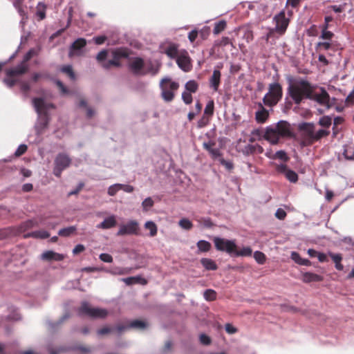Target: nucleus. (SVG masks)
Masks as SVG:
<instances>
[{
	"label": "nucleus",
	"mask_w": 354,
	"mask_h": 354,
	"mask_svg": "<svg viewBox=\"0 0 354 354\" xmlns=\"http://www.w3.org/2000/svg\"><path fill=\"white\" fill-rule=\"evenodd\" d=\"M286 215V212L281 208H279L275 213V216L280 220H283Z\"/></svg>",
	"instance_id": "774afa93"
},
{
	"label": "nucleus",
	"mask_w": 354,
	"mask_h": 354,
	"mask_svg": "<svg viewBox=\"0 0 354 354\" xmlns=\"http://www.w3.org/2000/svg\"><path fill=\"white\" fill-rule=\"evenodd\" d=\"M33 104L38 114L44 113V111L48 113V109L55 108V105L53 104H46L44 99L40 97L34 98Z\"/></svg>",
	"instance_id": "2eb2a0df"
},
{
	"label": "nucleus",
	"mask_w": 354,
	"mask_h": 354,
	"mask_svg": "<svg viewBox=\"0 0 354 354\" xmlns=\"http://www.w3.org/2000/svg\"><path fill=\"white\" fill-rule=\"evenodd\" d=\"M274 158H278L284 162H287L289 160L286 153L282 150L277 151L274 156Z\"/></svg>",
	"instance_id": "864d4df0"
},
{
	"label": "nucleus",
	"mask_w": 354,
	"mask_h": 354,
	"mask_svg": "<svg viewBox=\"0 0 354 354\" xmlns=\"http://www.w3.org/2000/svg\"><path fill=\"white\" fill-rule=\"evenodd\" d=\"M62 72L66 73L71 80H74L75 79V75L71 65L64 66L62 69Z\"/></svg>",
	"instance_id": "49530a36"
},
{
	"label": "nucleus",
	"mask_w": 354,
	"mask_h": 354,
	"mask_svg": "<svg viewBox=\"0 0 354 354\" xmlns=\"http://www.w3.org/2000/svg\"><path fill=\"white\" fill-rule=\"evenodd\" d=\"M76 230L77 227L75 226H70L59 230L58 232V234L60 236L68 237L75 234Z\"/></svg>",
	"instance_id": "473e14b6"
},
{
	"label": "nucleus",
	"mask_w": 354,
	"mask_h": 354,
	"mask_svg": "<svg viewBox=\"0 0 354 354\" xmlns=\"http://www.w3.org/2000/svg\"><path fill=\"white\" fill-rule=\"evenodd\" d=\"M330 134V131L326 129H319L315 131L314 142H317L322 138L328 136Z\"/></svg>",
	"instance_id": "58836bf2"
},
{
	"label": "nucleus",
	"mask_w": 354,
	"mask_h": 354,
	"mask_svg": "<svg viewBox=\"0 0 354 354\" xmlns=\"http://www.w3.org/2000/svg\"><path fill=\"white\" fill-rule=\"evenodd\" d=\"M230 44H232L230 39L227 37H222V39L221 40L216 41L215 46H225Z\"/></svg>",
	"instance_id": "6e6d98bb"
},
{
	"label": "nucleus",
	"mask_w": 354,
	"mask_h": 354,
	"mask_svg": "<svg viewBox=\"0 0 354 354\" xmlns=\"http://www.w3.org/2000/svg\"><path fill=\"white\" fill-rule=\"evenodd\" d=\"M37 54V52L35 49H30L28 50V52L24 55L23 61L21 63L24 64L25 65H28L27 63L28 62Z\"/></svg>",
	"instance_id": "3c124183"
},
{
	"label": "nucleus",
	"mask_w": 354,
	"mask_h": 354,
	"mask_svg": "<svg viewBox=\"0 0 354 354\" xmlns=\"http://www.w3.org/2000/svg\"><path fill=\"white\" fill-rule=\"evenodd\" d=\"M200 223H201L204 227L210 228L213 226V223L209 218H203L199 220Z\"/></svg>",
	"instance_id": "0e129e2a"
},
{
	"label": "nucleus",
	"mask_w": 354,
	"mask_h": 354,
	"mask_svg": "<svg viewBox=\"0 0 354 354\" xmlns=\"http://www.w3.org/2000/svg\"><path fill=\"white\" fill-rule=\"evenodd\" d=\"M108 52L106 50H101L96 57L97 60L99 62L104 61L107 57Z\"/></svg>",
	"instance_id": "69168bd1"
},
{
	"label": "nucleus",
	"mask_w": 354,
	"mask_h": 354,
	"mask_svg": "<svg viewBox=\"0 0 354 354\" xmlns=\"http://www.w3.org/2000/svg\"><path fill=\"white\" fill-rule=\"evenodd\" d=\"M273 20L276 24V26L274 28L270 29L268 32L266 37L267 41H268L271 37H274L275 32L278 33L279 35H283L286 32L290 22L289 19L286 17V12L283 10L275 15Z\"/></svg>",
	"instance_id": "20e7f679"
},
{
	"label": "nucleus",
	"mask_w": 354,
	"mask_h": 354,
	"mask_svg": "<svg viewBox=\"0 0 354 354\" xmlns=\"http://www.w3.org/2000/svg\"><path fill=\"white\" fill-rule=\"evenodd\" d=\"M315 87L313 86L312 89V97L309 98V100H315L321 105L329 107L330 96L327 91L324 88H321V93H315Z\"/></svg>",
	"instance_id": "f8f14e48"
},
{
	"label": "nucleus",
	"mask_w": 354,
	"mask_h": 354,
	"mask_svg": "<svg viewBox=\"0 0 354 354\" xmlns=\"http://www.w3.org/2000/svg\"><path fill=\"white\" fill-rule=\"evenodd\" d=\"M186 91L196 93L198 89V84L195 80H189L185 84Z\"/></svg>",
	"instance_id": "e433bc0d"
},
{
	"label": "nucleus",
	"mask_w": 354,
	"mask_h": 354,
	"mask_svg": "<svg viewBox=\"0 0 354 354\" xmlns=\"http://www.w3.org/2000/svg\"><path fill=\"white\" fill-rule=\"evenodd\" d=\"M112 59L107 62L102 64L105 68H109L111 66L120 67L121 66L120 59L127 58L129 55V51L125 48H118L111 52Z\"/></svg>",
	"instance_id": "0eeeda50"
},
{
	"label": "nucleus",
	"mask_w": 354,
	"mask_h": 354,
	"mask_svg": "<svg viewBox=\"0 0 354 354\" xmlns=\"http://www.w3.org/2000/svg\"><path fill=\"white\" fill-rule=\"evenodd\" d=\"M71 163V159L64 153H59L55 157L54 161L53 174L59 178L62 171L66 169Z\"/></svg>",
	"instance_id": "9d476101"
},
{
	"label": "nucleus",
	"mask_w": 354,
	"mask_h": 354,
	"mask_svg": "<svg viewBox=\"0 0 354 354\" xmlns=\"http://www.w3.org/2000/svg\"><path fill=\"white\" fill-rule=\"evenodd\" d=\"M164 53L171 59H176L179 56L178 46L174 44H171L166 47Z\"/></svg>",
	"instance_id": "393cba45"
},
{
	"label": "nucleus",
	"mask_w": 354,
	"mask_h": 354,
	"mask_svg": "<svg viewBox=\"0 0 354 354\" xmlns=\"http://www.w3.org/2000/svg\"><path fill=\"white\" fill-rule=\"evenodd\" d=\"M227 27V23L225 20H221L218 22L215 23L213 33L214 35H218L223 32Z\"/></svg>",
	"instance_id": "72a5a7b5"
},
{
	"label": "nucleus",
	"mask_w": 354,
	"mask_h": 354,
	"mask_svg": "<svg viewBox=\"0 0 354 354\" xmlns=\"http://www.w3.org/2000/svg\"><path fill=\"white\" fill-rule=\"evenodd\" d=\"M64 257L63 254L55 252L51 250L46 251L41 254V259L43 260H46V261L54 260V261H62L64 259Z\"/></svg>",
	"instance_id": "412c9836"
},
{
	"label": "nucleus",
	"mask_w": 354,
	"mask_h": 354,
	"mask_svg": "<svg viewBox=\"0 0 354 354\" xmlns=\"http://www.w3.org/2000/svg\"><path fill=\"white\" fill-rule=\"evenodd\" d=\"M79 314L91 318H104L107 316L108 311L106 309L92 308L87 302H83L79 308Z\"/></svg>",
	"instance_id": "6e6552de"
},
{
	"label": "nucleus",
	"mask_w": 354,
	"mask_h": 354,
	"mask_svg": "<svg viewBox=\"0 0 354 354\" xmlns=\"http://www.w3.org/2000/svg\"><path fill=\"white\" fill-rule=\"evenodd\" d=\"M313 87V86L306 80H295L289 83L287 93L295 104H299L303 100L312 97Z\"/></svg>",
	"instance_id": "f257e3e1"
},
{
	"label": "nucleus",
	"mask_w": 354,
	"mask_h": 354,
	"mask_svg": "<svg viewBox=\"0 0 354 354\" xmlns=\"http://www.w3.org/2000/svg\"><path fill=\"white\" fill-rule=\"evenodd\" d=\"M275 170L277 173L285 174L286 171L288 169V167L285 164H275Z\"/></svg>",
	"instance_id": "13d9d810"
},
{
	"label": "nucleus",
	"mask_w": 354,
	"mask_h": 354,
	"mask_svg": "<svg viewBox=\"0 0 354 354\" xmlns=\"http://www.w3.org/2000/svg\"><path fill=\"white\" fill-rule=\"evenodd\" d=\"M50 236V234L46 230H38L32 232L26 235L25 237H33L36 239H47Z\"/></svg>",
	"instance_id": "c756f323"
},
{
	"label": "nucleus",
	"mask_w": 354,
	"mask_h": 354,
	"mask_svg": "<svg viewBox=\"0 0 354 354\" xmlns=\"http://www.w3.org/2000/svg\"><path fill=\"white\" fill-rule=\"evenodd\" d=\"M144 227L145 230L149 231V236L153 237L157 235L158 233V227L157 225L151 221H147Z\"/></svg>",
	"instance_id": "bb28decb"
},
{
	"label": "nucleus",
	"mask_w": 354,
	"mask_h": 354,
	"mask_svg": "<svg viewBox=\"0 0 354 354\" xmlns=\"http://www.w3.org/2000/svg\"><path fill=\"white\" fill-rule=\"evenodd\" d=\"M27 149L28 147L26 145H20L15 153V156H21V155L26 153Z\"/></svg>",
	"instance_id": "680f3d73"
},
{
	"label": "nucleus",
	"mask_w": 354,
	"mask_h": 354,
	"mask_svg": "<svg viewBox=\"0 0 354 354\" xmlns=\"http://www.w3.org/2000/svg\"><path fill=\"white\" fill-rule=\"evenodd\" d=\"M254 258L256 261L259 264H263L266 262V255L260 251H256L254 253Z\"/></svg>",
	"instance_id": "8fccbe9b"
},
{
	"label": "nucleus",
	"mask_w": 354,
	"mask_h": 354,
	"mask_svg": "<svg viewBox=\"0 0 354 354\" xmlns=\"http://www.w3.org/2000/svg\"><path fill=\"white\" fill-rule=\"evenodd\" d=\"M198 250L201 252H209L211 249V243L207 241L201 240L197 243Z\"/></svg>",
	"instance_id": "f704fd0d"
},
{
	"label": "nucleus",
	"mask_w": 354,
	"mask_h": 354,
	"mask_svg": "<svg viewBox=\"0 0 354 354\" xmlns=\"http://www.w3.org/2000/svg\"><path fill=\"white\" fill-rule=\"evenodd\" d=\"M28 71V65L21 63L15 68H8L6 70V74L9 77H13L26 73Z\"/></svg>",
	"instance_id": "dca6fc26"
},
{
	"label": "nucleus",
	"mask_w": 354,
	"mask_h": 354,
	"mask_svg": "<svg viewBox=\"0 0 354 354\" xmlns=\"http://www.w3.org/2000/svg\"><path fill=\"white\" fill-rule=\"evenodd\" d=\"M100 259L106 263H111L113 262V257L111 254L107 253H102L100 255Z\"/></svg>",
	"instance_id": "e2e57ef3"
},
{
	"label": "nucleus",
	"mask_w": 354,
	"mask_h": 354,
	"mask_svg": "<svg viewBox=\"0 0 354 354\" xmlns=\"http://www.w3.org/2000/svg\"><path fill=\"white\" fill-rule=\"evenodd\" d=\"M219 162L229 171L232 170L234 168V164L231 161L226 160L224 158H219Z\"/></svg>",
	"instance_id": "bf43d9fd"
},
{
	"label": "nucleus",
	"mask_w": 354,
	"mask_h": 354,
	"mask_svg": "<svg viewBox=\"0 0 354 354\" xmlns=\"http://www.w3.org/2000/svg\"><path fill=\"white\" fill-rule=\"evenodd\" d=\"M328 255L335 263V268L339 271L343 270L344 266L341 263L342 260V255L341 254H334L333 252H329Z\"/></svg>",
	"instance_id": "a878e982"
},
{
	"label": "nucleus",
	"mask_w": 354,
	"mask_h": 354,
	"mask_svg": "<svg viewBox=\"0 0 354 354\" xmlns=\"http://www.w3.org/2000/svg\"><path fill=\"white\" fill-rule=\"evenodd\" d=\"M221 73L220 71L215 69L209 79L210 87L212 88L214 91H217L218 90V87L221 83Z\"/></svg>",
	"instance_id": "aec40b11"
},
{
	"label": "nucleus",
	"mask_w": 354,
	"mask_h": 354,
	"mask_svg": "<svg viewBox=\"0 0 354 354\" xmlns=\"http://www.w3.org/2000/svg\"><path fill=\"white\" fill-rule=\"evenodd\" d=\"M328 26H322V35L320 36V38L322 39H331L332 37L334 36V34L328 30Z\"/></svg>",
	"instance_id": "ea45409f"
},
{
	"label": "nucleus",
	"mask_w": 354,
	"mask_h": 354,
	"mask_svg": "<svg viewBox=\"0 0 354 354\" xmlns=\"http://www.w3.org/2000/svg\"><path fill=\"white\" fill-rule=\"evenodd\" d=\"M318 123L323 127L328 128L331 125L332 119L329 116L324 115L319 119Z\"/></svg>",
	"instance_id": "09e8293b"
},
{
	"label": "nucleus",
	"mask_w": 354,
	"mask_h": 354,
	"mask_svg": "<svg viewBox=\"0 0 354 354\" xmlns=\"http://www.w3.org/2000/svg\"><path fill=\"white\" fill-rule=\"evenodd\" d=\"M127 235H140V224L136 220H130L120 225L117 236Z\"/></svg>",
	"instance_id": "1a4fd4ad"
},
{
	"label": "nucleus",
	"mask_w": 354,
	"mask_h": 354,
	"mask_svg": "<svg viewBox=\"0 0 354 354\" xmlns=\"http://www.w3.org/2000/svg\"><path fill=\"white\" fill-rule=\"evenodd\" d=\"M216 145V142L212 140H209L207 142H204L203 147L204 149L207 151L213 160H216L218 158H221L222 155L219 149L214 148Z\"/></svg>",
	"instance_id": "f3484780"
},
{
	"label": "nucleus",
	"mask_w": 354,
	"mask_h": 354,
	"mask_svg": "<svg viewBox=\"0 0 354 354\" xmlns=\"http://www.w3.org/2000/svg\"><path fill=\"white\" fill-rule=\"evenodd\" d=\"M154 205V202L151 197L145 198L142 203L143 212H148Z\"/></svg>",
	"instance_id": "a19ab883"
},
{
	"label": "nucleus",
	"mask_w": 354,
	"mask_h": 354,
	"mask_svg": "<svg viewBox=\"0 0 354 354\" xmlns=\"http://www.w3.org/2000/svg\"><path fill=\"white\" fill-rule=\"evenodd\" d=\"M302 131V142L304 145H310L314 143L315 127L313 123H303L299 126Z\"/></svg>",
	"instance_id": "9b49d317"
},
{
	"label": "nucleus",
	"mask_w": 354,
	"mask_h": 354,
	"mask_svg": "<svg viewBox=\"0 0 354 354\" xmlns=\"http://www.w3.org/2000/svg\"><path fill=\"white\" fill-rule=\"evenodd\" d=\"M147 326V322L142 321V320H138V319L133 320V321L131 322L130 324H129V328H138V329H144Z\"/></svg>",
	"instance_id": "4c0bfd02"
},
{
	"label": "nucleus",
	"mask_w": 354,
	"mask_h": 354,
	"mask_svg": "<svg viewBox=\"0 0 354 354\" xmlns=\"http://www.w3.org/2000/svg\"><path fill=\"white\" fill-rule=\"evenodd\" d=\"M46 6L43 3H39L36 8V15L39 20H43L46 17Z\"/></svg>",
	"instance_id": "2f4dec72"
},
{
	"label": "nucleus",
	"mask_w": 354,
	"mask_h": 354,
	"mask_svg": "<svg viewBox=\"0 0 354 354\" xmlns=\"http://www.w3.org/2000/svg\"><path fill=\"white\" fill-rule=\"evenodd\" d=\"M200 342L203 345H209L212 342L211 338L205 334H201L199 337Z\"/></svg>",
	"instance_id": "052dcab7"
},
{
	"label": "nucleus",
	"mask_w": 354,
	"mask_h": 354,
	"mask_svg": "<svg viewBox=\"0 0 354 354\" xmlns=\"http://www.w3.org/2000/svg\"><path fill=\"white\" fill-rule=\"evenodd\" d=\"M176 63L178 67L185 72H188L192 68L190 58L187 52H184L178 56Z\"/></svg>",
	"instance_id": "4468645a"
},
{
	"label": "nucleus",
	"mask_w": 354,
	"mask_h": 354,
	"mask_svg": "<svg viewBox=\"0 0 354 354\" xmlns=\"http://www.w3.org/2000/svg\"><path fill=\"white\" fill-rule=\"evenodd\" d=\"M201 263L203 265V266L207 270H216L218 268V266L215 261H214L211 259L203 258L201 260Z\"/></svg>",
	"instance_id": "cd10ccee"
},
{
	"label": "nucleus",
	"mask_w": 354,
	"mask_h": 354,
	"mask_svg": "<svg viewBox=\"0 0 354 354\" xmlns=\"http://www.w3.org/2000/svg\"><path fill=\"white\" fill-rule=\"evenodd\" d=\"M261 109L256 112L255 113V119L256 121L259 124H263L266 122L267 119L269 117L268 111L262 106L261 104H259Z\"/></svg>",
	"instance_id": "5701e85b"
},
{
	"label": "nucleus",
	"mask_w": 354,
	"mask_h": 354,
	"mask_svg": "<svg viewBox=\"0 0 354 354\" xmlns=\"http://www.w3.org/2000/svg\"><path fill=\"white\" fill-rule=\"evenodd\" d=\"M191 93L187 91H184L182 93V99L186 104H190L192 102L193 98Z\"/></svg>",
	"instance_id": "5fc2aeb1"
},
{
	"label": "nucleus",
	"mask_w": 354,
	"mask_h": 354,
	"mask_svg": "<svg viewBox=\"0 0 354 354\" xmlns=\"http://www.w3.org/2000/svg\"><path fill=\"white\" fill-rule=\"evenodd\" d=\"M291 258L295 263L299 265L310 266L311 264L310 261L308 259L301 258L299 254L296 252H292Z\"/></svg>",
	"instance_id": "c85d7f7f"
},
{
	"label": "nucleus",
	"mask_w": 354,
	"mask_h": 354,
	"mask_svg": "<svg viewBox=\"0 0 354 354\" xmlns=\"http://www.w3.org/2000/svg\"><path fill=\"white\" fill-rule=\"evenodd\" d=\"M161 97L167 102H171L175 97V92L179 88V84L173 82L169 77L162 78L160 82Z\"/></svg>",
	"instance_id": "39448f33"
},
{
	"label": "nucleus",
	"mask_w": 354,
	"mask_h": 354,
	"mask_svg": "<svg viewBox=\"0 0 354 354\" xmlns=\"http://www.w3.org/2000/svg\"><path fill=\"white\" fill-rule=\"evenodd\" d=\"M213 241L217 250L225 252L231 257H250L252 254V250L250 247L247 246L239 249L234 240L214 237Z\"/></svg>",
	"instance_id": "f03ea898"
},
{
	"label": "nucleus",
	"mask_w": 354,
	"mask_h": 354,
	"mask_svg": "<svg viewBox=\"0 0 354 354\" xmlns=\"http://www.w3.org/2000/svg\"><path fill=\"white\" fill-rule=\"evenodd\" d=\"M203 296L207 301H212L216 299V292L212 289H207L204 292Z\"/></svg>",
	"instance_id": "79ce46f5"
},
{
	"label": "nucleus",
	"mask_w": 354,
	"mask_h": 354,
	"mask_svg": "<svg viewBox=\"0 0 354 354\" xmlns=\"http://www.w3.org/2000/svg\"><path fill=\"white\" fill-rule=\"evenodd\" d=\"M123 281L125 282L127 285H131L133 283H136L139 282L140 280H142L143 281V283H146L147 281L145 279H142L140 277H130L122 279Z\"/></svg>",
	"instance_id": "de8ad7c7"
},
{
	"label": "nucleus",
	"mask_w": 354,
	"mask_h": 354,
	"mask_svg": "<svg viewBox=\"0 0 354 354\" xmlns=\"http://www.w3.org/2000/svg\"><path fill=\"white\" fill-rule=\"evenodd\" d=\"M284 176L291 183H296L298 180L297 174L291 169H288Z\"/></svg>",
	"instance_id": "c03bdc74"
},
{
	"label": "nucleus",
	"mask_w": 354,
	"mask_h": 354,
	"mask_svg": "<svg viewBox=\"0 0 354 354\" xmlns=\"http://www.w3.org/2000/svg\"><path fill=\"white\" fill-rule=\"evenodd\" d=\"M282 95L281 86L278 82L272 83L269 85L268 92L263 97V102L266 106H273L279 102Z\"/></svg>",
	"instance_id": "423d86ee"
},
{
	"label": "nucleus",
	"mask_w": 354,
	"mask_h": 354,
	"mask_svg": "<svg viewBox=\"0 0 354 354\" xmlns=\"http://www.w3.org/2000/svg\"><path fill=\"white\" fill-rule=\"evenodd\" d=\"M117 225L116 217L115 215H111L106 218L102 222L97 225L99 229H110L114 227Z\"/></svg>",
	"instance_id": "6ab92c4d"
},
{
	"label": "nucleus",
	"mask_w": 354,
	"mask_h": 354,
	"mask_svg": "<svg viewBox=\"0 0 354 354\" xmlns=\"http://www.w3.org/2000/svg\"><path fill=\"white\" fill-rule=\"evenodd\" d=\"M38 225L39 224L35 220L31 219L24 222L21 225V228L22 230L25 231Z\"/></svg>",
	"instance_id": "37998d69"
},
{
	"label": "nucleus",
	"mask_w": 354,
	"mask_h": 354,
	"mask_svg": "<svg viewBox=\"0 0 354 354\" xmlns=\"http://www.w3.org/2000/svg\"><path fill=\"white\" fill-rule=\"evenodd\" d=\"M119 190H120V183L114 184L109 187L108 194L111 196H113Z\"/></svg>",
	"instance_id": "603ef678"
},
{
	"label": "nucleus",
	"mask_w": 354,
	"mask_h": 354,
	"mask_svg": "<svg viewBox=\"0 0 354 354\" xmlns=\"http://www.w3.org/2000/svg\"><path fill=\"white\" fill-rule=\"evenodd\" d=\"M145 62L140 57H135L129 64V67L135 75H145L142 70L144 68Z\"/></svg>",
	"instance_id": "a211bd4d"
},
{
	"label": "nucleus",
	"mask_w": 354,
	"mask_h": 354,
	"mask_svg": "<svg viewBox=\"0 0 354 354\" xmlns=\"http://www.w3.org/2000/svg\"><path fill=\"white\" fill-rule=\"evenodd\" d=\"M179 226L186 230H189L192 228L193 224L187 218H182L178 222Z\"/></svg>",
	"instance_id": "a18cd8bd"
},
{
	"label": "nucleus",
	"mask_w": 354,
	"mask_h": 354,
	"mask_svg": "<svg viewBox=\"0 0 354 354\" xmlns=\"http://www.w3.org/2000/svg\"><path fill=\"white\" fill-rule=\"evenodd\" d=\"M262 138H263V131L259 129H256L251 132V135L249 138V142L253 143L257 140H261Z\"/></svg>",
	"instance_id": "7c9ffc66"
},
{
	"label": "nucleus",
	"mask_w": 354,
	"mask_h": 354,
	"mask_svg": "<svg viewBox=\"0 0 354 354\" xmlns=\"http://www.w3.org/2000/svg\"><path fill=\"white\" fill-rule=\"evenodd\" d=\"M214 100H211L206 104L203 115L210 118L214 114Z\"/></svg>",
	"instance_id": "c9c22d12"
},
{
	"label": "nucleus",
	"mask_w": 354,
	"mask_h": 354,
	"mask_svg": "<svg viewBox=\"0 0 354 354\" xmlns=\"http://www.w3.org/2000/svg\"><path fill=\"white\" fill-rule=\"evenodd\" d=\"M39 115L38 121L35 125V130L37 135H41L48 126L49 116L46 111H44V113L39 114Z\"/></svg>",
	"instance_id": "ddd939ff"
},
{
	"label": "nucleus",
	"mask_w": 354,
	"mask_h": 354,
	"mask_svg": "<svg viewBox=\"0 0 354 354\" xmlns=\"http://www.w3.org/2000/svg\"><path fill=\"white\" fill-rule=\"evenodd\" d=\"M106 39H107V37L104 35H100V36L93 37V40L97 45L103 44L106 41Z\"/></svg>",
	"instance_id": "338daca9"
},
{
	"label": "nucleus",
	"mask_w": 354,
	"mask_h": 354,
	"mask_svg": "<svg viewBox=\"0 0 354 354\" xmlns=\"http://www.w3.org/2000/svg\"><path fill=\"white\" fill-rule=\"evenodd\" d=\"M302 281L304 283L319 282L323 281V277L315 273L306 272L302 274Z\"/></svg>",
	"instance_id": "4be33fe9"
},
{
	"label": "nucleus",
	"mask_w": 354,
	"mask_h": 354,
	"mask_svg": "<svg viewBox=\"0 0 354 354\" xmlns=\"http://www.w3.org/2000/svg\"><path fill=\"white\" fill-rule=\"evenodd\" d=\"M291 136L290 124L282 120L279 122L275 127H267L263 134V138L275 145L278 143L280 138L290 137Z\"/></svg>",
	"instance_id": "7ed1b4c3"
},
{
	"label": "nucleus",
	"mask_w": 354,
	"mask_h": 354,
	"mask_svg": "<svg viewBox=\"0 0 354 354\" xmlns=\"http://www.w3.org/2000/svg\"><path fill=\"white\" fill-rule=\"evenodd\" d=\"M86 45V41L85 39L79 38L76 39L71 46L68 54L69 57H73L74 55V51L82 49Z\"/></svg>",
	"instance_id": "b1692460"
},
{
	"label": "nucleus",
	"mask_w": 354,
	"mask_h": 354,
	"mask_svg": "<svg viewBox=\"0 0 354 354\" xmlns=\"http://www.w3.org/2000/svg\"><path fill=\"white\" fill-rule=\"evenodd\" d=\"M253 148H254L253 145L248 144V145H245L241 149V152L245 156L253 155L254 154Z\"/></svg>",
	"instance_id": "4d7b16f0"
}]
</instances>
